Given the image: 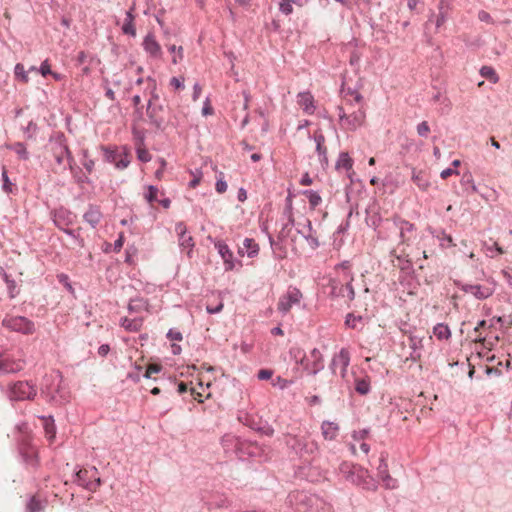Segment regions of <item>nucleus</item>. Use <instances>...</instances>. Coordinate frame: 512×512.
<instances>
[{
	"label": "nucleus",
	"instance_id": "f257e3e1",
	"mask_svg": "<svg viewBox=\"0 0 512 512\" xmlns=\"http://www.w3.org/2000/svg\"><path fill=\"white\" fill-rule=\"evenodd\" d=\"M287 501L299 512H331V506L322 498L305 491L289 493Z\"/></svg>",
	"mask_w": 512,
	"mask_h": 512
},
{
	"label": "nucleus",
	"instance_id": "f03ea898",
	"mask_svg": "<svg viewBox=\"0 0 512 512\" xmlns=\"http://www.w3.org/2000/svg\"><path fill=\"white\" fill-rule=\"evenodd\" d=\"M340 472L348 482L365 490L375 491L378 487L377 481L369 474V471L359 465L345 462L341 464Z\"/></svg>",
	"mask_w": 512,
	"mask_h": 512
},
{
	"label": "nucleus",
	"instance_id": "7ed1b4c3",
	"mask_svg": "<svg viewBox=\"0 0 512 512\" xmlns=\"http://www.w3.org/2000/svg\"><path fill=\"white\" fill-rule=\"evenodd\" d=\"M7 395L11 401H31L37 395V387L30 381H16L9 385Z\"/></svg>",
	"mask_w": 512,
	"mask_h": 512
},
{
	"label": "nucleus",
	"instance_id": "20e7f679",
	"mask_svg": "<svg viewBox=\"0 0 512 512\" xmlns=\"http://www.w3.org/2000/svg\"><path fill=\"white\" fill-rule=\"evenodd\" d=\"M50 144L52 146L56 162L61 165L64 161V158L66 157L69 165L71 166L73 157L69 150L65 135L61 132L55 133L54 135L50 136Z\"/></svg>",
	"mask_w": 512,
	"mask_h": 512
},
{
	"label": "nucleus",
	"instance_id": "39448f33",
	"mask_svg": "<svg viewBox=\"0 0 512 512\" xmlns=\"http://www.w3.org/2000/svg\"><path fill=\"white\" fill-rule=\"evenodd\" d=\"M286 444L300 457L311 455L318 449L317 443L306 437L289 436L286 440Z\"/></svg>",
	"mask_w": 512,
	"mask_h": 512
},
{
	"label": "nucleus",
	"instance_id": "423d86ee",
	"mask_svg": "<svg viewBox=\"0 0 512 512\" xmlns=\"http://www.w3.org/2000/svg\"><path fill=\"white\" fill-rule=\"evenodd\" d=\"M3 326L25 335L32 334L35 331L34 323L23 316L6 317L3 319Z\"/></svg>",
	"mask_w": 512,
	"mask_h": 512
},
{
	"label": "nucleus",
	"instance_id": "0eeeda50",
	"mask_svg": "<svg viewBox=\"0 0 512 512\" xmlns=\"http://www.w3.org/2000/svg\"><path fill=\"white\" fill-rule=\"evenodd\" d=\"M301 299V291L296 287L289 286L287 292L282 295L278 301V311L282 312L283 314L288 313L294 304H299Z\"/></svg>",
	"mask_w": 512,
	"mask_h": 512
},
{
	"label": "nucleus",
	"instance_id": "6e6552de",
	"mask_svg": "<svg viewBox=\"0 0 512 512\" xmlns=\"http://www.w3.org/2000/svg\"><path fill=\"white\" fill-rule=\"evenodd\" d=\"M58 378H61L60 372H54L49 375H45L40 387V395L50 404L58 402L57 396L53 392V386Z\"/></svg>",
	"mask_w": 512,
	"mask_h": 512
},
{
	"label": "nucleus",
	"instance_id": "1a4fd4ad",
	"mask_svg": "<svg viewBox=\"0 0 512 512\" xmlns=\"http://www.w3.org/2000/svg\"><path fill=\"white\" fill-rule=\"evenodd\" d=\"M25 360L12 358L8 354H0V374H15L23 370Z\"/></svg>",
	"mask_w": 512,
	"mask_h": 512
},
{
	"label": "nucleus",
	"instance_id": "9d476101",
	"mask_svg": "<svg viewBox=\"0 0 512 512\" xmlns=\"http://www.w3.org/2000/svg\"><path fill=\"white\" fill-rule=\"evenodd\" d=\"M260 454V447L256 442L240 438L237 456L243 458L245 456L256 457Z\"/></svg>",
	"mask_w": 512,
	"mask_h": 512
},
{
	"label": "nucleus",
	"instance_id": "9b49d317",
	"mask_svg": "<svg viewBox=\"0 0 512 512\" xmlns=\"http://www.w3.org/2000/svg\"><path fill=\"white\" fill-rule=\"evenodd\" d=\"M314 103V96L311 94V92L305 91L298 93L297 104L299 105V107L302 108L304 113L308 115H313L316 110V106Z\"/></svg>",
	"mask_w": 512,
	"mask_h": 512
},
{
	"label": "nucleus",
	"instance_id": "f8f14e48",
	"mask_svg": "<svg viewBox=\"0 0 512 512\" xmlns=\"http://www.w3.org/2000/svg\"><path fill=\"white\" fill-rule=\"evenodd\" d=\"M214 245L224 261L225 270H232L235 266L233 262V252L229 249L228 245L222 240L216 241Z\"/></svg>",
	"mask_w": 512,
	"mask_h": 512
},
{
	"label": "nucleus",
	"instance_id": "ddd939ff",
	"mask_svg": "<svg viewBox=\"0 0 512 512\" xmlns=\"http://www.w3.org/2000/svg\"><path fill=\"white\" fill-rule=\"evenodd\" d=\"M332 124V120L325 115V111H318L316 115H313L311 119L304 120L303 123H299L297 128H306L308 126L317 127H329Z\"/></svg>",
	"mask_w": 512,
	"mask_h": 512
},
{
	"label": "nucleus",
	"instance_id": "4468645a",
	"mask_svg": "<svg viewBox=\"0 0 512 512\" xmlns=\"http://www.w3.org/2000/svg\"><path fill=\"white\" fill-rule=\"evenodd\" d=\"M309 138H313L316 143V152L323 168L328 166L327 148L324 145L325 137L322 134L315 133L313 136L308 133Z\"/></svg>",
	"mask_w": 512,
	"mask_h": 512
},
{
	"label": "nucleus",
	"instance_id": "2eb2a0df",
	"mask_svg": "<svg viewBox=\"0 0 512 512\" xmlns=\"http://www.w3.org/2000/svg\"><path fill=\"white\" fill-rule=\"evenodd\" d=\"M144 50L150 54L151 57L160 58L162 56V50L159 43L156 41L152 33H148L143 40Z\"/></svg>",
	"mask_w": 512,
	"mask_h": 512
},
{
	"label": "nucleus",
	"instance_id": "dca6fc26",
	"mask_svg": "<svg viewBox=\"0 0 512 512\" xmlns=\"http://www.w3.org/2000/svg\"><path fill=\"white\" fill-rule=\"evenodd\" d=\"M461 289L465 293L474 295L479 300L486 299L492 294V290L489 287L481 286L478 284H464L462 285Z\"/></svg>",
	"mask_w": 512,
	"mask_h": 512
},
{
	"label": "nucleus",
	"instance_id": "f3484780",
	"mask_svg": "<svg viewBox=\"0 0 512 512\" xmlns=\"http://www.w3.org/2000/svg\"><path fill=\"white\" fill-rule=\"evenodd\" d=\"M175 230L178 233L180 247L191 250L194 247V241L193 238L187 234L186 225L183 222H179L176 224Z\"/></svg>",
	"mask_w": 512,
	"mask_h": 512
},
{
	"label": "nucleus",
	"instance_id": "a211bd4d",
	"mask_svg": "<svg viewBox=\"0 0 512 512\" xmlns=\"http://www.w3.org/2000/svg\"><path fill=\"white\" fill-rule=\"evenodd\" d=\"M133 133L134 138L137 141L136 152L138 160L144 163L149 162L151 160V155L145 147H142V142L144 139L143 130H133Z\"/></svg>",
	"mask_w": 512,
	"mask_h": 512
},
{
	"label": "nucleus",
	"instance_id": "6ab92c4d",
	"mask_svg": "<svg viewBox=\"0 0 512 512\" xmlns=\"http://www.w3.org/2000/svg\"><path fill=\"white\" fill-rule=\"evenodd\" d=\"M53 222L59 229H63L72 223V213L63 208L55 210Z\"/></svg>",
	"mask_w": 512,
	"mask_h": 512
},
{
	"label": "nucleus",
	"instance_id": "aec40b11",
	"mask_svg": "<svg viewBox=\"0 0 512 512\" xmlns=\"http://www.w3.org/2000/svg\"><path fill=\"white\" fill-rule=\"evenodd\" d=\"M342 125H349L353 128H357L363 125L364 123V113L361 110L357 112H353L349 115H339Z\"/></svg>",
	"mask_w": 512,
	"mask_h": 512
},
{
	"label": "nucleus",
	"instance_id": "412c9836",
	"mask_svg": "<svg viewBox=\"0 0 512 512\" xmlns=\"http://www.w3.org/2000/svg\"><path fill=\"white\" fill-rule=\"evenodd\" d=\"M350 363V355L346 349H341L340 352L332 358L330 368L334 372V364L341 366L342 376L345 375L346 369Z\"/></svg>",
	"mask_w": 512,
	"mask_h": 512
},
{
	"label": "nucleus",
	"instance_id": "4be33fe9",
	"mask_svg": "<svg viewBox=\"0 0 512 512\" xmlns=\"http://www.w3.org/2000/svg\"><path fill=\"white\" fill-rule=\"evenodd\" d=\"M240 438L233 434H225L221 438V444L225 452H233L237 455Z\"/></svg>",
	"mask_w": 512,
	"mask_h": 512
},
{
	"label": "nucleus",
	"instance_id": "5701e85b",
	"mask_svg": "<svg viewBox=\"0 0 512 512\" xmlns=\"http://www.w3.org/2000/svg\"><path fill=\"white\" fill-rule=\"evenodd\" d=\"M102 214L98 207L90 205L88 210L84 213V220L91 225V227L95 228L100 222Z\"/></svg>",
	"mask_w": 512,
	"mask_h": 512
},
{
	"label": "nucleus",
	"instance_id": "b1692460",
	"mask_svg": "<svg viewBox=\"0 0 512 512\" xmlns=\"http://www.w3.org/2000/svg\"><path fill=\"white\" fill-rule=\"evenodd\" d=\"M39 419L43 421V428L47 438L52 441L56 435V426L53 416H39Z\"/></svg>",
	"mask_w": 512,
	"mask_h": 512
},
{
	"label": "nucleus",
	"instance_id": "393cba45",
	"mask_svg": "<svg viewBox=\"0 0 512 512\" xmlns=\"http://www.w3.org/2000/svg\"><path fill=\"white\" fill-rule=\"evenodd\" d=\"M393 222L395 226H397L400 229V238L402 242H406V233L414 230V224L400 217H394Z\"/></svg>",
	"mask_w": 512,
	"mask_h": 512
},
{
	"label": "nucleus",
	"instance_id": "a878e982",
	"mask_svg": "<svg viewBox=\"0 0 512 512\" xmlns=\"http://www.w3.org/2000/svg\"><path fill=\"white\" fill-rule=\"evenodd\" d=\"M149 303L142 297L131 298L128 304V311L130 313H139L143 310H148Z\"/></svg>",
	"mask_w": 512,
	"mask_h": 512
},
{
	"label": "nucleus",
	"instance_id": "bb28decb",
	"mask_svg": "<svg viewBox=\"0 0 512 512\" xmlns=\"http://www.w3.org/2000/svg\"><path fill=\"white\" fill-rule=\"evenodd\" d=\"M412 181L421 189V190H427L430 186V182L422 170L417 171L416 169H412Z\"/></svg>",
	"mask_w": 512,
	"mask_h": 512
},
{
	"label": "nucleus",
	"instance_id": "cd10ccee",
	"mask_svg": "<svg viewBox=\"0 0 512 512\" xmlns=\"http://www.w3.org/2000/svg\"><path fill=\"white\" fill-rule=\"evenodd\" d=\"M304 227L307 228L308 233H305L303 230H300V229H298V233L302 234V236L308 241V243L312 249H316L317 247H319V241H318L317 237L312 235L313 228H312V223L309 219H305Z\"/></svg>",
	"mask_w": 512,
	"mask_h": 512
},
{
	"label": "nucleus",
	"instance_id": "c85d7f7f",
	"mask_svg": "<svg viewBox=\"0 0 512 512\" xmlns=\"http://www.w3.org/2000/svg\"><path fill=\"white\" fill-rule=\"evenodd\" d=\"M322 434L325 439L327 440H333L336 438L339 427L334 422L324 421L322 423Z\"/></svg>",
	"mask_w": 512,
	"mask_h": 512
},
{
	"label": "nucleus",
	"instance_id": "c756f323",
	"mask_svg": "<svg viewBox=\"0 0 512 512\" xmlns=\"http://www.w3.org/2000/svg\"><path fill=\"white\" fill-rule=\"evenodd\" d=\"M121 326L129 332H138L143 324L142 318L129 319L124 317L121 319Z\"/></svg>",
	"mask_w": 512,
	"mask_h": 512
},
{
	"label": "nucleus",
	"instance_id": "7c9ffc66",
	"mask_svg": "<svg viewBox=\"0 0 512 512\" xmlns=\"http://www.w3.org/2000/svg\"><path fill=\"white\" fill-rule=\"evenodd\" d=\"M45 507L46 502L41 501L36 496H32L26 504V512H43Z\"/></svg>",
	"mask_w": 512,
	"mask_h": 512
},
{
	"label": "nucleus",
	"instance_id": "2f4dec72",
	"mask_svg": "<svg viewBox=\"0 0 512 512\" xmlns=\"http://www.w3.org/2000/svg\"><path fill=\"white\" fill-rule=\"evenodd\" d=\"M439 14L436 18V27L439 28L445 21L448 16L449 4L447 0H440L439 5Z\"/></svg>",
	"mask_w": 512,
	"mask_h": 512
},
{
	"label": "nucleus",
	"instance_id": "473e14b6",
	"mask_svg": "<svg viewBox=\"0 0 512 512\" xmlns=\"http://www.w3.org/2000/svg\"><path fill=\"white\" fill-rule=\"evenodd\" d=\"M353 166V160L349 156L347 152H341L339 154L338 160L336 162L335 168L336 169H345L346 171H349L352 169Z\"/></svg>",
	"mask_w": 512,
	"mask_h": 512
},
{
	"label": "nucleus",
	"instance_id": "72a5a7b5",
	"mask_svg": "<svg viewBox=\"0 0 512 512\" xmlns=\"http://www.w3.org/2000/svg\"><path fill=\"white\" fill-rule=\"evenodd\" d=\"M243 247L247 251V256L249 258H254L258 255L259 245L252 238H245L243 241Z\"/></svg>",
	"mask_w": 512,
	"mask_h": 512
},
{
	"label": "nucleus",
	"instance_id": "f704fd0d",
	"mask_svg": "<svg viewBox=\"0 0 512 512\" xmlns=\"http://www.w3.org/2000/svg\"><path fill=\"white\" fill-rule=\"evenodd\" d=\"M7 148L10 149V150H13L20 159L22 160H28L29 158V153L26 149V146L24 145V143L22 142H16L14 144H11V145H7Z\"/></svg>",
	"mask_w": 512,
	"mask_h": 512
},
{
	"label": "nucleus",
	"instance_id": "c9c22d12",
	"mask_svg": "<svg viewBox=\"0 0 512 512\" xmlns=\"http://www.w3.org/2000/svg\"><path fill=\"white\" fill-rule=\"evenodd\" d=\"M1 178H2V190L7 193V194H11L14 192V190H16L15 188V184L12 183L8 177V173H7V170H6V167L3 166L2 167V173H1Z\"/></svg>",
	"mask_w": 512,
	"mask_h": 512
},
{
	"label": "nucleus",
	"instance_id": "e433bc0d",
	"mask_svg": "<svg viewBox=\"0 0 512 512\" xmlns=\"http://www.w3.org/2000/svg\"><path fill=\"white\" fill-rule=\"evenodd\" d=\"M434 335L439 340L448 339L451 336L449 327L446 324L438 323L433 329Z\"/></svg>",
	"mask_w": 512,
	"mask_h": 512
},
{
	"label": "nucleus",
	"instance_id": "4c0bfd02",
	"mask_svg": "<svg viewBox=\"0 0 512 512\" xmlns=\"http://www.w3.org/2000/svg\"><path fill=\"white\" fill-rule=\"evenodd\" d=\"M480 75L483 78L488 79L492 83H497L499 80V77H498L495 69L491 66H482L480 69Z\"/></svg>",
	"mask_w": 512,
	"mask_h": 512
},
{
	"label": "nucleus",
	"instance_id": "58836bf2",
	"mask_svg": "<svg viewBox=\"0 0 512 512\" xmlns=\"http://www.w3.org/2000/svg\"><path fill=\"white\" fill-rule=\"evenodd\" d=\"M355 390L360 395H366L370 391V382L366 378H357L355 381Z\"/></svg>",
	"mask_w": 512,
	"mask_h": 512
},
{
	"label": "nucleus",
	"instance_id": "ea45409f",
	"mask_svg": "<svg viewBox=\"0 0 512 512\" xmlns=\"http://www.w3.org/2000/svg\"><path fill=\"white\" fill-rule=\"evenodd\" d=\"M303 194L308 198L309 204L312 208H316L322 201L318 192L313 190H305Z\"/></svg>",
	"mask_w": 512,
	"mask_h": 512
},
{
	"label": "nucleus",
	"instance_id": "a19ab883",
	"mask_svg": "<svg viewBox=\"0 0 512 512\" xmlns=\"http://www.w3.org/2000/svg\"><path fill=\"white\" fill-rule=\"evenodd\" d=\"M387 457L388 454L385 452H382L379 458V465L377 466L378 476L381 477L388 472V464H387Z\"/></svg>",
	"mask_w": 512,
	"mask_h": 512
},
{
	"label": "nucleus",
	"instance_id": "79ce46f5",
	"mask_svg": "<svg viewBox=\"0 0 512 512\" xmlns=\"http://www.w3.org/2000/svg\"><path fill=\"white\" fill-rule=\"evenodd\" d=\"M61 383H62V377L58 378L56 381V388H54L53 392L57 396L58 402H54L53 404H63L64 402L67 401L65 392L61 388Z\"/></svg>",
	"mask_w": 512,
	"mask_h": 512
},
{
	"label": "nucleus",
	"instance_id": "37998d69",
	"mask_svg": "<svg viewBox=\"0 0 512 512\" xmlns=\"http://www.w3.org/2000/svg\"><path fill=\"white\" fill-rule=\"evenodd\" d=\"M104 159L109 163H115L117 162V158L119 156L118 151L111 149L109 147L102 146Z\"/></svg>",
	"mask_w": 512,
	"mask_h": 512
},
{
	"label": "nucleus",
	"instance_id": "c03bdc74",
	"mask_svg": "<svg viewBox=\"0 0 512 512\" xmlns=\"http://www.w3.org/2000/svg\"><path fill=\"white\" fill-rule=\"evenodd\" d=\"M14 73L17 79L20 81L27 83L29 81L27 72L24 68V65L21 63H17L14 68Z\"/></svg>",
	"mask_w": 512,
	"mask_h": 512
},
{
	"label": "nucleus",
	"instance_id": "a18cd8bd",
	"mask_svg": "<svg viewBox=\"0 0 512 512\" xmlns=\"http://www.w3.org/2000/svg\"><path fill=\"white\" fill-rule=\"evenodd\" d=\"M324 368L323 361L313 360L312 363L306 364L305 370L312 375H316Z\"/></svg>",
	"mask_w": 512,
	"mask_h": 512
},
{
	"label": "nucleus",
	"instance_id": "49530a36",
	"mask_svg": "<svg viewBox=\"0 0 512 512\" xmlns=\"http://www.w3.org/2000/svg\"><path fill=\"white\" fill-rule=\"evenodd\" d=\"M158 188L154 185H149L147 187V193L145 194V199L149 203H153L157 201Z\"/></svg>",
	"mask_w": 512,
	"mask_h": 512
},
{
	"label": "nucleus",
	"instance_id": "de8ad7c7",
	"mask_svg": "<svg viewBox=\"0 0 512 512\" xmlns=\"http://www.w3.org/2000/svg\"><path fill=\"white\" fill-rule=\"evenodd\" d=\"M215 189L220 194L226 192V190H227V183L224 180V173L223 172H219V177H218V179L216 181Z\"/></svg>",
	"mask_w": 512,
	"mask_h": 512
},
{
	"label": "nucleus",
	"instance_id": "09e8293b",
	"mask_svg": "<svg viewBox=\"0 0 512 512\" xmlns=\"http://www.w3.org/2000/svg\"><path fill=\"white\" fill-rule=\"evenodd\" d=\"M168 50L171 53H176L177 52V56H174L172 58V63L173 64H177L178 63V59L181 60L183 58V47L182 46L177 47L174 44L173 45H169L168 46Z\"/></svg>",
	"mask_w": 512,
	"mask_h": 512
},
{
	"label": "nucleus",
	"instance_id": "8fccbe9b",
	"mask_svg": "<svg viewBox=\"0 0 512 512\" xmlns=\"http://www.w3.org/2000/svg\"><path fill=\"white\" fill-rule=\"evenodd\" d=\"M384 483L385 488L395 489L397 487V480L392 478L389 473L380 477Z\"/></svg>",
	"mask_w": 512,
	"mask_h": 512
},
{
	"label": "nucleus",
	"instance_id": "3c124183",
	"mask_svg": "<svg viewBox=\"0 0 512 512\" xmlns=\"http://www.w3.org/2000/svg\"><path fill=\"white\" fill-rule=\"evenodd\" d=\"M162 370V365L160 364H150L147 366L145 373L143 374V377L146 379H150L151 375L153 373H159Z\"/></svg>",
	"mask_w": 512,
	"mask_h": 512
},
{
	"label": "nucleus",
	"instance_id": "603ef678",
	"mask_svg": "<svg viewBox=\"0 0 512 512\" xmlns=\"http://www.w3.org/2000/svg\"><path fill=\"white\" fill-rule=\"evenodd\" d=\"M122 32L125 35H130L132 37L136 36V29L134 22L124 21V24L122 26Z\"/></svg>",
	"mask_w": 512,
	"mask_h": 512
},
{
	"label": "nucleus",
	"instance_id": "864d4df0",
	"mask_svg": "<svg viewBox=\"0 0 512 512\" xmlns=\"http://www.w3.org/2000/svg\"><path fill=\"white\" fill-rule=\"evenodd\" d=\"M190 173L193 176V179L189 182V187L195 188L199 185L201 181L202 172L200 169H195L194 171H190Z\"/></svg>",
	"mask_w": 512,
	"mask_h": 512
},
{
	"label": "nucleus",
	"instance_id": "5fc2aeb1",
	"mask_svg": "<svg viewBox=\"0 0 512 512\" xmlns=\"http://www.w3.org/2000/svg\"><path fill=\"white\" fill-rule=\"evenodd\" d=\"M22 456H23L24 461L27 464H30V465H33V466L37 465L38 460H37V455L36 454H34V453H23Z\"/></svg>",
	"mask_w": 512,
	"mask_h": 512
},
{
	"label": "nucleus",
	"instance_id": "6e6d98bb",
	"mask_svg": "<svg viewBox=\"0 0 512 512\" xmlns=\"http://www.w3.org/2000/svg\"><path fill=\"white\" fill-rule=\"evenodd\" d=\"M461 183L462 185H470L472 191H476V186L474 185L473 178L470 173H466L462 176Z\"/></svg>",
	"mask_w": 512,
	"mask_h": 512
},
{
	"label": "nucleus",
	"instance_id": "4d7b16f0",
	"mask_svg": "<svg viewBox=\"0 0 512 512\" xmlns=\"http://www.w3.org/2000/svg\"><path fill=\"white\" fill-rule=\"evenodd\" d=\"M256 431L269 437H271L274 434V429L272 428V426L267 424L264 426H258L256 428Z\"/></svg>",
	"mask_w": 512,
	"mask_h": 512
},
{
	"label": "nucleus",
	"instance_id": "13d9d810",
	"mask_svg": "<svg viewBox=\"0 0 512 512\" xmlns=\"http://www.w3.org/2000/svg\"><path fill=\"white\" fill-rule=\"evenodd\" d=\"M38 71L41 73L42 76L46 77L50 73H52L50 64L48 63V60H45L41 63L40 68Z\"/></svg>",
	"mask_w": 512,
	"mask_h": 512
},
{
	"label": "nucleus",
	"instance_id": "bf43d9fd",
	"mask_svg": "<svg viewBox=\"0 0 512 512\" xmlns=\"http://www.w3.org/2000/svg\"><path fill=\"white\" fill-rule=\"evenodd\" d=\"M170 85L175 89H183L184 88V77H172L170 80Z\"/></svg>",
	"mask_w": 512,
	"mask_h": 512
},
{
	"label": "nucleus",
	"instance_id": "052dcab7",
	"mask_svg": "<svg viewBox=\"0 0 512 512\" xmlns=\"http://www.w3.org/2000/svg\"><path fill=\"white\" fill-rule=\"evenodd\" d=\"M273 370L271 369H261L258 371L257 377L259 380H268L272 377Z\"/></svg>",
	"mask_w": 512,
	"mask_h": 512
},
{
	"label": "nucleus",
	"instance_id": "680f3d73",
	"mask_svg": "<svg viewBox=\"0 0 512 512\" xmlns=\"http://www.w3.org/2000/svg\"><path fill=\"white\" fill-rule=\"evenodd\" d=\"M361 319H362V318H361V316L356 317L354 314L349 313V314H347V316H346L345 324H346L348 327H350V328H355V324H354V322H355V321H357V320H358V321H360Z\"/></svg>",
	"mask_w": 512,
	"mask_h": 512
},
{
	"label": "nucleus",
	"instance_id": "e2e57ef3",
	"mask_svg": "<svg viewBox=\"0 0 512 512\" xmlns=\"http://www.w3.org/2000/svg\"><path fill=\"white\" fill-rule=\"evenodd\" d=\"M166 337L170 340H176V341H181L183 339L181 332L175 331L173 329H170L168 331V333L166 334Z\"/></svg>",
	"mask_w": 512,
	"mask_h": 512
},
{
	"label": "nucleus",
	"instance_id": "0e129e2a",
	"mask_svg": "<svg viewBox=\"0 0 512 512\" xmlns=\"http://www.w3.org/2000/svg\"><path fill=\"white\" fill-rule=\"evenodd\" d=\"M478 19L481 22L492 23L491 15L488 12L484 11V10L479 11Z\"/></svg>",
	"mask_w": 512,
	"mask_h": 512
},
{
	"label": "nucleus",
	"instance_id": "69168bd1",
	"mask_svg": "<svg viewBox=\"0 0 512 512\" xmlns=\"http://www.w3.org/2000/svg\"><path fill=\"white\" fill-rule=\"evenodd\" d=\"M129 163H130V161H129V159H128L127 155H124V157H123V158H121L120 160H117V162H116V165H115V166H116L118 169H124V168L128 167Z\"/></svg>",
	"mask_w": 512,
	"mask_h": 512
},
{
	"label": "nucleus",
	"instance_id": "338daca9",
	"mask_svg": "<svg viewBox=\"0 0 512 512\" xmlns=\"http://www.w3.org/2000/svg\"><path fill=\"white\" fill-rule=\"evenodd\" d=\"M369 433L368 429H362L358 432H354L353 438L357 441L364 439Z\"/></svg>",
	"mask_w": 512,
	"mask_h": 512
},
{
	"label": "nucleus",
	"instance_id": "774afa93",
	"mask_svg": "<svg viewBox=\"0 0 512 512\" xmlns=\"http://www.w3.org/2000/svg\"><path fill=\"white\" fill-rule=\"evenodd\" d=\"M453 174H458V171L453 168H446L441 172L440 176L442 179H447L448 177L452 176Z\"/></svg>",
	"mask_w": 512,
	"mask_h": 512
}]
</instances>
